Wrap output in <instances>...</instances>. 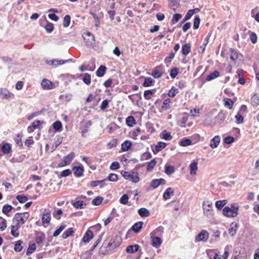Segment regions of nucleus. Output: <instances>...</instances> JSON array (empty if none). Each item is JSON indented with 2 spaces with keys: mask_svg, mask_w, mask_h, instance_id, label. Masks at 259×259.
I'll list each match as a JSON object with an SVG mask.
<instances>
[{
  "mask_svg": "<svg viewBox=\"0 0 259 259\" xmlns=\"http://www.w3.org/2000/svg\"><path fill=\"white\" fill-rule=\"evenodd\" d=\"M121 175L125 179L130 180L135 183H138L140 180L138 172L121 171Z\"/></svg>",
  "mask_w": 259,
  "mask_h": 259,
  "instance_id": "f257e3e1",
  "label": "nucleus"
},
{
  "mask_svg": "<svg viewBox=\"0 0 259 259\" xmlns=\"http://www.w3.org/2000/svg\"><path fill=\"white\" fill-rule=\"evenodd\" d=\"M74 157L75 153L73 152H70L63 158L61 161L58 163V166L61 167L70 164Z\"/></svg>",
  "mask_w": 259,
  "mask_h": 259,
  "instance_id": "f03ea898",
  "label": "nucleus"
},
{
  "mask_svg": "<svg viewBox=\"0 0 259 259\" xmlns=\"http://www.w3.org/2000/svg\"><path fill=\"white\" fill-rule=\"evenodd\" d=\"M83 37L87 46L91 47L95 45V37L91 32H88L87 33H84L83 35Z\"/></svg>",
  "mask_w": 259,
  "mask_h": 259,
  "instance_id": "7ed1b4c3",
  "label": "nucleus"
},
{
  "mask_svg": "<svg viewBox=\"0 0 259 259\" xmlns=\"http://www.w3.org/2000/svg\"><path fill=\"white\" fill-rule=\"evenodd\" d=\"M209 238L208 232L205 230L201 231L195 237V241H203L206 242Z\"/></svg>",
  "mask_w": 259,
  "mask_h": 259,
  "instance_id": "20e7f679",
  "label": "nucleus"
},
{
  "mask_svg": "<svg viewBox=\"0 0 259 259\" xmlns=\"http://www.w3.org/2000/svg\"><path fill=\"white\" fill-rule=\"evenodd\" d=\"M164 73L163 68L160 66L156 67L151 73V75L155 78L161 77Z\"/></svg>",
  "mask_w": 259,
  "mask_h": 259,
  "instance_id": "39448f33",
  "label": "nucleus"
},
{
  "mask_svg": "<svg viewBox=\"0 0 259 259\" xmlns=\"http://www.w3.org/2000/svg\"><path fill=\"white\" fill-rule=\"evenodd\" d=\"M22 213H16L13 219V223H14V222H16V225H19L20 227H21V225L26 222L24 219L22 217Z\"/></svg>",
  "mask_w": 259,
  "mask_h": 259,
  "instance_id": "423d86ee",
  "label": "nucleus"
},
{
  "mask_svg": "<svg viewBox=\"0 0 259 259\" xmlns=\"http://www.w3.org/2000/svg\"><path fill=\"white\" fill-rule=\"evenodd\" d=\"M165 180L163 179H154L151 182V186L155 189L158 188L161 185L165 184Z\"/></svg>",
  "mask_w": 259,
  "mask_h": 259,
  "instance_id": "0eeeda50",
  "label": "nucleus"
},
{
  "mask_svg": "<svg viewBox=\"0 0 259 259\" xmlns=\"http://www.w3.org/2000/svg\"><path fill=\"white\" fill-rule=\"evenodd\" d=\"M71 61H72L71 59H69L66 60L53 59L52 60H50V61H48L47 63L50 65L57 66V65H62L66 62H69Z\"/></svg>",
  "mask_w": 259,
  "mask_h": 259,
  "instance_id": "6e6552de",
  "label": "nucleus"
},
{
  "mask_svg": "<svg viewBox=\"0 0 259 259\" xmlns=\"http://www.w3.org/2000/svg\"><path fill=\"white\" fill-rule=\"evenodd\" d=\"M235 213L236 212L232 211V208H230L229 206H225L223 209V215L228 218L236 217Z\"/></svg>",
  "mask_w": 259,
  "mask_h": 259,
  "instance_id": "1a4fd4ad",
  "label": "nucleus"
},
{
  "mask_svg": "<svg viewBox=\"0 0 259 259\" xmlns=\"http://www.w3.org/2000/svg\"><path fill=\"white\" fill-rule=\"evenodd\" d=\"M221 141V138L219 136H215L210 141L209 146L212 149L217 148Z\"/></svg>",
  "mask_w": 259,
  "mask_h": 259,
  "instance_id": "9d476101",
  "label": "nucleus"
},
{
  "mask_svg": "<svg viewBox=\"0 0 259 259\" xmlns=\"http://www.w3.org/2000/svg\"><path fill=\"white\" fill-rule=\"evenodd\" d=\"M120 244V239L116 237V238L114 241L111 240V241L108 244L107 246V248L108 249H112L118 247Z\"/></svg>",
  "mask_w": 259,
  "mask_h": 259,
  "instance_id": "9b49d317",
  "label": "nucleus"
},
{
  "mask_svg": "<svg viewBox=\"0 0 259 259\" xmlns=\"http://www.w3.org/2000/svg\"><path fill=\"white\" fill-rule=\"evenodd\" d=\"M93 237V232L88 229L84 234L82 241L84 243H89Z\"/></svg>",
  "mask_w": 259,
  "mask_h": 259,
  "instance_id": "f8f14e48",
  "label": "nucleus"
},
{
  "mask_svg": "<svg viewBox=\"0 0 259 259\" xmlns=\"http://www.w3.org/2000/svg\"><path fill=\"white\" fill-rule=\"evenodd\" d=\"M41 85L45 90H51L53 89V83L47 79H43Z\"/></svg>",
  "mask_w": 259,
  "mask_h": 259,
  "instance_id": "ddd939ff",
  "label": "nucleus"
},
{
  "mask_svg": "<svg viewBox=\"0 0 259 259\" xmlns=\"http://www.w3.org/2000/svg\"><path fill=\"white\" fill-rule=\"evenodd\" d=\"M190 174L192 176L196 174L198 169V162L195 161H193L189 165Z\"/></svg>",
  "mask_w": 259,
  "mask_h": 259,
  "instance_id": "4468645a",
  "label": "nucleus"
},
{
  "mask_svg": "<svg viewBox=\"0 0 259 259\" xmlns=\"http://www.w3.org/2000/svg\"><path fill=\"white\" fill-rule=\"evenodd\" d=\"M132 146V142L128 140L125 141L121 145V150L123 152L127 151L131 148Z\"/></svg>",
  "mask_w": 259,
  "mask_h": 259,
  "instance_id": "2eb2a0df",
  "label": "nucleus"
},
{
  "mask_svg": "<svg viewBox=\"0 0 259 259\" xmlns=\"http://www.w3.org/2000/svg\"><path fill=\"white\" fill-rule=\"evenodd\" d=\"M156 92L155 89L146 90L144 92V97L146 100H150Z\"/></svg>",
  "mask_w": 259,
  "mask_h": 259,
  "instance_id": "dca6fc26",
  "label": "nucleus"
},
{
  "mask_svg": "<svg viewBox=\"0 0 259 259\" xmlns=\"http://www.w3.org/2000/svg\"><path fill=\"white\" fill-rule=\"evenodd\" d=\"M12 147L10 144L5 143L1 146V150L3 154H7L11 151Z\"/></svg>",
  "mask_w": 259,
  "mask_h": 259,
  "instance_id": "f3484780",
  "label": "nucleus"
},
{
  "mask_svg": "<svg viewBox=\"0 0 259 259\" xmlns=\"http://www.w3.org/2000/svg\"><path fill=\"white\" fill-rule=\"evenodd\" d=\"M155 81L150 77H145L142 85L144 87H149L154 85Z\"/></svg>",
  "mask_w": 259,
  "mask_h": 259,
  "instance_id": "a211bd4d",
  "label": "nucleus"
},
{
  "mask_svg": "<svg viewBox=\"0 0 259 259\" xmlns=\"http://www.w3.org/2000/svg\"><path fill=\"white\" fill-rule=\"evenodd\" d=\"M160 136L161 139H164L165 140L169 141L172 139V137L169 132H168L166 130L163 131L160 134Z\"/></svg>",
  "mask_w": 259,
  "mask_h": 259,
  "instance_id": "6ab92c4d",
  "label": "nucleus"
},
{
  "mask_svg": "<svg viewBox=\"0 0 259 259\" xmlns=\"http://www.w3.org/2000/svg\"><path fill=\"white\" fill-rule=\"evenodd\" d=\"M174 194V192L172 189L170 187H169L166 189L165 192L163 193V197L164 199L167 200L170 198L171 196H173Z\"/></svg>",
  "mask_w": 259,
  "mask_h": 259,
  "instance_id": "aec40b11",
  "label": "nucleus"
},
{
  "mask_svg": "<svg viewBox=\"0 0 259 259\" xmlns=\"http://www.w3.org/2000/svg\"><path fill=\"white\" fill-rule=\"evenodd\" d=\"M220 76V72L217 71L215 70L213 72H210L206 77V80L207 81H210L212 80L217 77H218Z\"/></svg>",
  "mask_w": 259,
  "mask_h": 259,
  "instance_id": "412c9836",
  "label": "nucleus"
},
{
  "mask_svg": "<svg viewBox=\"0 0 259 259\" xmlns=\"http://www.w3.org/2000/svg\"><path fill=\"white\" fill-rule=\"evenodd\" d=\"M19 225H12L11 228V234L14 237H17L19 235L18 229L20 228Z\"/></svg>",
  "mask_w": 259,
  "mask_h": 259,
  "instance_id": "4be33fe9",
  "label": "nucleus"
},
{
  "mask_svg": "<svg viewBox=\"0 0 259 259\" xmlns=\"http://www.w3.org/2000/svg\"><path fill=\"white\" fill-rule=\"evenodd\" d=\"M191 51V45L190 44H186L182 46V53L184 56L188 55Z\"/></svg>",
  "mask_w": 259,
  "mask_h": 259,
  "instance_id": "5701e85b",
  "label": "nucleus"
},
{
  "mask_svg": "<svg viewBox=\"0 0 259 259\" xmlns=\"http://www.w3.org/2000/svg\"><path fill=\"white\" fill-rule=\"evenodd\" d=\"M166 146V144L163 142H159L155 146V150H153V152L154 153H156L160 151H161L163 149H164Z\"/></svg>",
  "mask_w": 259,
  "mask_h": 259,
  "instance_id": "b1692460",
  "label": "nucleus"
},
{
  "mask_svg": "<svg viewBox=\"0 0 259 259\" xmlns=\"http://www.w3.org/2000/svg\"><path fill=\"white\" fill-rule=\"evenodd\" d=\"M139 245L138 244L128 246L126 248V251L128 253H133L137 251L139 249Z\"/></svg>",
  "mask_w": 259,
  "mask_h": 259,
  "instance_id": "393cba45",
  "label": "nucleus"
},
{
  "mask_svg": "<svg viewBox=\"0 0 259 259\" xmlns=\"http://www.w3.org/2000/svg\"><path fill=\"white\" fill-rule=\"evenodd\" d=\"M203 210H206L207 211V215L208 217H211L212 215V204L208 203L207 205H206L204 203H203Z\"/></svg>",
  "mask_w": 259,
  "mask_h": 259,
  "instance_id": "a878e982",
  "label": "nucleus"
},
{
  "mask_svg": "<svg viewBox=\"0 0 259 259\" xmlns=\"http://www.w3.org/2000/svg\"><path fill=\"white\" fill-rule=\"evenodd\" d=\"M192 141L187 138L182 139L179 142V145L182 147H186L192 145Z\"/></svg>",
  "mask_w": 259,
  "mask_h": 259,
  "instance_id": "bb28decb",
  "label": "nucleus"
},
{
  "mask_svg": "<svg viewBox=\"0 0 259 259\" xmlns=\"http://www.w3.org/2000/svg\"><path fill=\"white\" fill-rule=\"evenodd\" d=\"M80 76H82V80L85 84L87 85L90 84L91 82V76L90 74L85 73L80 74Z\"/></svg>",
  "mask_w": 259,
  "mask_h": 259,
  "instance_id": "cd10ccee",
  "label": "nucleus"
},
{
  "mask_svg": "<svg viewBox=\"0 0 259 259\" xmlns=\"http://www.w3.org/2000/svg\"><path fill=\"white\" fill-rule=\"evenodd\" d=\"M237 229V224L235 222L232 223L230 225V228L229 229V234L230 235V236H234V235L236 233Z\"/></svg>",
  "mask_w": 259,
  "mask_h": 259,
  "instance_id": "c85d7f7f",
  "label": "nucleus"
},
{
  "mask_svg": "<svg viewBox=\"0 0 259 259\" xmlns=\"http://www.w3.org/2000/svg\"><path fill=\"white\" fill-rule=\"evenodd\" d=\"M106 70V67L105 66L101 65L96 71V75L98 77H102L105 73Z\"/></svg>",
  "mask_w": 259,
  "mask_h": 259,
  "instance_id": "c756f323",
  "label": "nucleus"
},
{
  "mask_svg": "<svg viewBox=\"0 0 259 259\" xmlns=\"http://www.w3.org/2000/svg\"><path fill=\"white\" fill-rule=\"evenodd\" d=\"M162 243L161 239L159 237H152V245L155 247H159Z\"/></svg>",
  "mask_w": 259,
  "mask_h": 259,
  "instance_id": "7c9ffc66",
  "label": "nucleus"
},
{
  "mask_svg": "<svg viewBox=\"0 0 259 259\" xmlns=\"http://www.w3.org/2000/svg\"><path fill=\"white\" fill-rule=\"evenodd\" d=\"M143 223L142 222H138L136 223L132 227V229L135 233H139L142 228Z\"/></svg>",
  "mask_w": 259,
  "mask_h": 259,
  "instance_id": "2f4dec72",
  "label": "nucleus"
},
{
  "mask_svg": "<svg viewBox=\"0 0 259 259\" xmlns=\"http://www.w3.org/2000/svg\"><path fill=\"white\" fill-rule=\"evenodd\" d=\"M171 103V100L169 98L166 99L164 100L162 105V109L163 110H166L170 108V104Z\"/></svg>",
  "mask_w": 259,
  "mask_h": 259,
  "instance_id": "473e14b6",
  "label": "nucleus"
},
{
  "mask_svg": "<svg viewBox=\"0 0 259 259\" xmlns=\"http://www.w3.org/2000/svg\"><path fill=\"white\" fill-rule=\"evenodd\" d=\"M74 232V231L73 228H69L63 233L62 237L64 239H67L69 237L72 236Z\"/></svg>",
  "mask_w": 259,
  "mask_h": 259,
  "instance_id": "72a5a7b5",
  "label": "nucleus"
},
{
  "mask_svg": "<svg viewBox=\"0 0 259 259\" xmlns=\"http://www.w3.org/2000/svg\"><path fill=\"white\" fill-rule=\"evenodd\" d=\"M23 244V241L21 240L16 241L15 242V246H14V250L16 252H20L23 248V246H22Z\"/></svg>",
  "mask_w": 259,
  "mask_h": 259,
  "instance_id": "f704fd0d",
  "label": "nucleus"
},
{
  "mask_svg": "<svg viewBox=\"0 0 259 259\" xmlns=\"http://www.w3.org/2000/svg\"><path fill=\"white\" fill-rule=\"evenodd\" d=\"M127 126L132 127L136 123V120L133 116H128L125 120Z\"/></svg>",
  "mask_w": 259,
  "mask_h": 259,
  "instance_id": "c9c22d12",
  "label": "nucleus"
},
{
  "mask_svg": "<svg viewBox=\"0 0 259 259\" xmlns=\"http://www.w3.org/2000/svg\"><path fill=\"white\" fill-rule=\"evenodd\" d=\"M230 52L231 53L230 59L232 61L235 62L238 59V52L233 49H230Z\"/></svg>",
  "mask_w": 259,
  "mask_h": 259,
  "instance_id": "e433bc0d",
  "label": "nucleus"
},
{
  "mask_svg": "<svg viewBox=\"0 0 259 259\" xmlns=\"http://www.w3.org/2000/svg\"><path fill=\"white\" fill-rule=\"evenodd\" d=\"M251 102L253 107H257L259 105V97L256 94H254L251 97Z\"/></svg>",
  "mask_w": 259,
  "mask_h": 259,
  "instance_id": "4c0bfd02",
  "label": "nucleus"
},
{
  "mask_svg": "<svg viewBox=\"0 0 259 259\" xmlns=\"http://www.w3.org/2000/svg\"><path fill=\"white\" fill-rule=\"evenodd\" d=\"M138 213L142 217H147L150 215L149 210L145 208H141L138 210Z\"/></svg>",
  "mask_w": 259,
  "mask_h": 259,
  "instance_id": "58836bf2",
  "label": "nucleus"
},
{
  "mask_svg": "<svg viewBox=\"0 0 259 259\" xmlns=\"http://www.w3.org/2000/svg\"><path fill=\"white\" fill-rule=\"evenodd\" d=\"M156 163L157 162L155 159H153L151 160L148 163L147 166V170L148 171H151L155 166Z\"/></svg>",
  "mask_w": 259,
  "mask_h": 259,
  "instance_id": "ea45409f",
  "label": "nucleus"
},
{
  "mask_svg": "<svg viewBox=\"0 0 259 259\" xmlns=\"http://www.w3.org/2000/svg\"><path fill=\"white\" fill-rule=\"evenodd\" d=\"M53 128L57 132H61L62 128V124L60 121H56L53 123Z\"/></svg>",
  "mask_w": 259,
  "mask_h": 259,
  "instance_id": "a19ab883",
  "label": "nucleus"
},
{
  "mask_svg": "<svg viewBox=\"0 0 259 259\" xmlns=\"http://www.w3.org/2000/svg\"><path fill=\"white\" fill-rule=\"evenodd\" d=\"M104 180L105 182L106 181L116 182L118 180V176L115 174L111 173Z\"/></svg>",
  "mask_w": 259,
  "mask_h": 259,
  "instance_id": "79ce46f5",
  "label": "nucleus"
},
{
  "mask_svg": "<svg viewBox=\"0 0 259 259\" xmlns=\"http://www.w3.org/2000/svg\"><path fill=\"white\" fill-rule=\"evenodd\" d=\"M227 203V201L226 200H219L215 202V205L219 210H221Z\"/></svg>",
  "mask_w": 259,
  "mask_h": 259,
  "instance_id": "37998d69",
  "label": "nucleus"
},
{
  "mask_svg": "<svg viewBox=\"0 0 259 259\" xmlns=\"http://www.w3.org/2000/svg\"><path fill=\"white\" fill-rule=\"evenodd\" d=\"M36 249V245L34 243L29 244V247L26 250L27 255H31Z\"/></svg>",
  "mask_w": 259,
  "mask_h": 259,
  "instance_id": "c03bdc74",
  "label": "nucleus"
},
{
  "mask_svg": "<svg viewBox=\"0 0 259 259\" xmlns=\"http://www.w3.org/2000/svg\"><path fill=\"white\" fill-rule=\"evenodd\" d=\"M74 175L77 177H80L83 175V169L80 166H74L73 167Z\"/></svg>",
  "mask_w": 259,
  "mask_h": 259,
  "instance_id": "a18cd8bd",
  "label": "nucleus"
},
{
  "mask_svg": "<svg viewBox=\"0 0 259 259\" xmlns=\"http://www.w3.org/2000/svg\"><path fill=\"white\" fill-rule=\"evenodd\" d=\"M179 93V89L172 87L169 91L168 96L169 97L173 98Z\"/></svg>",
  "mask_w": 259,
  "mask_h": 259,
  "instance_id": "49530a36",
  "label": "nucleus"
},
{
  "mask_svg": "<svg viewBox=\"0 0 259 259\" xmlns=\"http://www.w3.org/2000/svg\"><path fill=\"white\" fill-rule=\"evenodd\" d=\"M71 17L69 15H65L63 18V25L64 27H67L70 23Z\"/></svg>",
  "mask_w": 259,
  "mask_h": 259,
  "instance_id": "de8ad7c7",
  "label": "nucleus"
},
{
  "mask_svg": "<svg viewBox=\"0 0 259 259\" xmlns=\"http://www.w3.org/2000/svg\"><path fill=\"white\" fill-rule=\"evenodd\" d=\"M65 225L62 224L53 233V236L55 237H57L61 232L66 228Z\"/></svg>",
  "mask_w": 259,
  "mask_h": 259,
  "instance_id": "09e8293b",
  "label": "nucleus"
},
{
  "mask_svg": "<svg viewBox=\"0 0 259 259\" xmlns=\"http://www.w3.org/2000/svg\"><path fill=\"white\" fill-rule=\"evenodd\" d=\"M103 200V197L100 196H97L92 200V203L94 205H99L102 203Z\"/></svg>",
  "mask_w": 259,
  "mask_h": 259,
  "instance_id": "8fccbe9b",
  "label": "nucleus"
},
{
  "mask_svg": "<svg viewBox=\"0 0 259 259\" xmlns=\"http://www.w3.org/2000/svg\"><path fill=\"white\" fill-rule=\"evenodd\" d=\"M128 196L127 194H123L119 199V202L123 205H125L128 201Z\"/></svg>",
  "mask_w": 259,
  "mask_h": 259,
  "instance_id": "3c124183",
  "label": "nucleus"
},
{
  "mask_svg": "<svg viewBox=\"0 0 259 259\" xmlns=\"http://www.w3.org/2000/svg\"><path fill=\"white\" fill-rule=\"evenodd\" d=\"M175 171V168L171 165H165V172L168 175H171Z\"/></svg>",
  "mask_w": 259,
  "mask_h": 259,
  "instance_id": "603ef678",
  "label": "nucleus"
},
{
  "mask_svg": "<svg viewBox=\"0 0 259 259\" xmlns=\"http://www.w3.org/2000/svg\"><path fill=\"white\" fill-rule=\"evenodd\" d=\"M51 214L49 213H45L42 217L43 223L49 224L51 220Z\"/></svg>",
  "mask_w": 259,
  "mask_h": 259,
  "instance_id": "864d4df0",
  "label": "nucleus"
},
{
  "mask_svg": "<svg viewBox=\"0 0 259 259\" xmlns=\"http://www.w3.org/2000/svg\"><path fill=\"white\" fill-rule=\"evenodd\" d=\"M152 158V155L149 152L144 153L141 156V161H144Z\"/></svg>",
  "mask_w": 259,
  "mask_h": 259,
  "instance_id": "5fc2aeb1",
  "label": "nucleus"
},
{
  "mask_svg": "<svg viewBox=\"0 0 259 259\" xmlns=\"http://www.w3.org/2000/svg\"><path fill=\"white\" fill-rule=\"evenodd\" d=\"M22 138V134H18L16 135V137L15 139V141L17 145L19 146H22L23 143L21 140Z\"/></svg>",
  "mask_w": 259,
  "mask_h": 259,
  "instance_id": "6e6d98bb",
  "label": "nucleus"
},
{
  "mask_svg": "<svg viewBox=\"0 0 259 259\" xmlns=\"http://www.w3.org/2000/svg\"><path fill=\"white\" fill-rule=\"evenodd\" d=\"M6 228H7L6 220L2 217H0V230L3 231L5 230Z\"/></svg>",
  "mask_w": 259,
  "mask_h": 259,
  "instance_id": "4d7b16f0",
  "label": "nucleus"
},
{
  "mask_svg": "<svg viewBox=\"0 0 259 259\" xmlns=\"http://www.w3.org/2000/svg\"><path fill=\"white\" fill-rule=\"evenodd\" d=\"M73 205L76 208L82 209L85 204L83 201H77L73 203Z\"/></svg>",
  "mask_w": 259,
  "mask_h": 259,
  "instance_id": "13d9d810",
  "label": "nucleus"
},
{
  "mask_svg": "<svg viewBox=\"0 0 259 259\" xmlns=\"http://www.w3.org/2000/svg\"><path fill=\"white\" fill-rule=\"evenodd\" d=\"M54 25L52 23L47 21V24L45 26V29L48 33H51L54 30Z\"/></svg>",
  "mask_w": 259,
  "mask_h": 259,
  "instance_id": "bf43d9fd",
  "label": "nucleus"
},
{
  "mask_svg": "<svg viewBox=\"0 0 259 259\" xmlns=\"http://www.w3.org/2000/svg\"><path fill=\"white\" fill-rule=\"evenodd\" d=\"M200 19L198 16H196L194 18L193 28L197 29L198 28L200 24Z\"/></svg>",
  "mask_w": 259,
  "mask_h": 259,
  "instance_id": "052dcab7",
  "label": "nucleus"
},
{
  "mask_svg": "<svg viewBox=\"0 0 259 259\" xmlns=\"http://www.w3.org/2000/svg\"><path fill=\"white\" fill-rule=\"evenodd\" d=\"M13 207L11 205L6 204L3 206L2 211L4 214H6L11 211Z\"/></svg>",
  "mask_w": 259,
  "mask_h": 259,
  "instance_id": "680f3d73",
  "label": "nucleus"
},
{
  "mask_svg": "<svg viewBox=\"0 0 259 259\" xmlns=\"http://www.w3.org/2000/svg\"><path fill=\"white\" fill-rule=\"evenodd\" d=\"M182 18V15L180 14H175L173 15L171 22L172 24H175L178 22Z\"/></svg>",
  "mask_w": 259,
  "mask_h": 259,
  "instance_id": "e2e57ef3",
  "label": "nucleus"
},
{
  "mask_svg": "<svg viewBox=\"0 0 259 259\" xmlns=\"http://www.w3.org/2000/svg\"><path fill=\"white\" fill-rule=\"evenodd\" d=\"M16 199L21 203H23L28 200V198L26 196L22 195L17 196Z\"/></svg>",
  "mask_w": 259,
  "mask_h": 259,
  "instance_id": "0e129e2a",
  "label": "nucleus"
},
{
  "mask_svg": "<svg viewBox=\"0 0 259 259\" xmlns=\"http://www.w3.org/2000/svg\"><path fill=\"white\" fill-rule=\"evenodd\" d=\"M71 173H72V172L70 169H65L61 172L60 177L62 178V177H67V176H69L70 175H71Z\"/></svg>",
  "mask_w": 259,
  "mask_h": 259,
  "instance_id": "69168bd1",
  "label": "nucleus"
},
{
  "mask_svg": "<svg viewBox=\"0 0 259 259\" xmlns=\"http://www.w3.org/2000/svg\"><path fill=\"white\" fill-rule=\"evenodd\" d=\"M117 144V141L116 139H113L108 144L107 146L109 149L115 147Z\"/></svg>",
  "mask_w": 259,
  "mask_h": 259,
  "instance_id": "338daca9",
  "label": "nucleus"
},
{
  "mask_svg": "<svg viewBox=\"0 0 259 259\" xmlns=\"http://www.w3.org/2000/svg\"><path fill=\"white\" fill-rule=\"evenodd\" d=\"M175 54L174 52H170L167 57L165 59V63H170L171 60L174 58Z\"/></svg>",
  "mask_w": 259,
  "mask_h": 259,
  "instance_id": "774afa93",
  "label": "nucleus"
}]
</instances>
